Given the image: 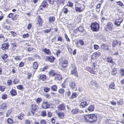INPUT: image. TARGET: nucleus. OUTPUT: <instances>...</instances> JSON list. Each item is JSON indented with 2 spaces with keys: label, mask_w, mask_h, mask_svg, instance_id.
Instances as JSON below:
<instances>
[{
  "label": "nucleus",
  "mask_w": 124,
  "mask_h": 124,
  "mask_svg": "<svg viewBox=\"0 0 124 124\" xmlns=\"http://www.w3.org/2000/svg\"><path fill=\"white\" fill-rule=\"evenodd\" d=\"M94 107L93 105H91L88 108V110L90 111H92L94 110Z\"/></svg>",
  "instance_id": "nucleus-31"
},
{
  "label": "nucleus",
  "mask_w": 124,
  "mask_h": 124,
  "mask_svg": "<svg viewBox=\"0 0 124 124\" xmlns=\"http://www.w3.org/2000/svg\"><path fill=\"white\" fill-rule=\"evenodd\" d=\"M91 28L93 31H99L100 27L98 23L94 22L91 24Z\"/></svg>",
  "instance_id": "nucleus-2"
},
{
  "label": "nucleus",
  "mask_w": 124,
  "mask_h": 124,
  "mask_svg": "<svg viewBox=\"0 0 124 124\" xmlns=\"http://www.w3.org/2000/svg\"><path fill=\"white\" fill-rule=\"evenodd\" d=\"M49 74L50 76L53 77L56 75V73L54 70H51L49 71Z\"/></svg>",
  "instance_id": "nucleus-18"
},
{
  "label": "nucleus",
  "mask_w": 124,
  "mask_h": 124,
  "mask_svg": "<svg viewBox=\"0 0 124 124\" xmlns=\"http://www.w3.org/2000/svg\"><path fill=\"white\" fill-rule=\"evenodd\" d=\"M5 87L3 86H0V90L2 92L4 91L5 90Z\"/></svg>",
  "instance_id": "nucleus-53"
},
{
  "label": "nucleus",
  "mask_w": 124,
  "mask_h": 124,
  "mask_svg": "<svg viewBox=\"0 0 124 124\" xmlns=\"http://www.w3.org/2000/svg\"><path fill=\"white\" fill-rule=\"evenodd\" d=\"M42 108H47L50 107L49 103L46 101H43L42 104Z\"/></svg>",
  "instance_id": "nucleus-9"
},
{
  "label": "nucleus",
  "mask_w": 124,
  "mask_h": 124,
  "mask_svg": "<svg viewBox=\"0 0 124 124\" xmlns=\"http://www.w3.org/2000/svg\"><path fill=\"white\" fill-rule=\"evenodd\" d=\"M8 57V55L6 54H4V55H2V58L3 60H5Z\"/></svg>",
  "instance_id": "nucleus-59"
},
{
  "label": "nucleus",
  "mask_w": 124,
  "mask_h": 124,
  "mask_svg": "<svg viewBox=\"0 0 124 124\" xmlns=\"http://www.w3.org/2000/svg\"><path fill=\"white\" fill-rule=\"evenodd\" d=\"M46 0L43 1L42 3L41 4V5L42 6L46 7H47V2L46 1Z\"/></svg>",
  "instance_id": "nucleus-39"
},
{
  "label": "nucleus",
  "mask_w": 124,
  "mask_h": 124,
  "mask_svg": "<svg viewBox=\"0 0 124 124\" xmlns=\"http://www.w3.org/2000/svg\"><path fill=\"white\" fill-rule=\"evenodd\" d=\"M62 10L63 13L65 14H67L68 11V10L66 5L63 8Z\"/></svg>",
  "instance_id": "nucleus-21"
},
{
  "label": "nucleus",
  "mask_w": 124,
  "mask_h": 124,
  "mask_svg": "<svg viewBox=\"0 0 124 124\" xmlns=\"http://www.w3.org/2000/svg\"><path fill=\"white\" fill-rule=\"evenodd\" d=\"M58 116V117L60 118H63L65 116V114L64 113L62 112H59L56 113Z\"/></svg>",
  "instance_id": "nucleus-15"
},
{
  "label": "nucleus",
  "mask_w": 124,
  "mask_h": 124,
  "mask_svg": "<svg viewBox=\"0 0 124 124\" xmlns=\"http://www.w3.org/2000/svg\"><path fill=\"white\" fill-rule=\"evenodd\" d=\"M7 96L6 94H4L2 95L1 98L3 100H5L7 98Z\"/></svg>",
  "instance_id": "nucleus-51"
},
{
  "label": "nucleus",
  "mask_w": 124,
  "mask_h": 124,
  "mask_svg": "<svg viewBox=\"0 0 124 124\" xmlns=\"http://www.w3.org/2000/svg\"><path fill=\"white\" fill-rule=\"evenodd\" d=\"M46 59L48 61L51 62H52L54 61L55 59V58L52 56H48L46 57Z\"/></svg>",
  "instance_id": "nucleus-14"
},
{
  "label": "nucleus",
  "mask_w": 124,
  "mask_h": 124,
  "mask_svg": "<svg viewBox=\"0 0 124 124\" xmlns=\"http://www.w3.org/2000/svg\"><path fill=\"white\" fill-rule=\"evenodd\" d=\"M89 104V101H84L81 102L80 105L83 107L84 108L85 106H87Z\"/></svg>",
  "instance_id": "nucleus-12"
},
{
  "label": "nucleus",
  "mask_w": 124,
  "mask_h": 124,
  "mask_svg": "<svg viewBox=\"0 0 124 124\" xmlns=\"http://www.w3.org/2000/svg\"><path fill=\"white\" fill-rule=\"evenodd\" d=\"M0 108L3 109H5L6 108H7V106L6 104L4 103H2L0 105Z\"/></svg>",
  "instance_id": "nucleus-36"
},
{
  "label": "nucleus",
  "mask_w": 124,
  "mask_h": 124,
  "mask_svg": "<svg viewBox=\"0 0 124 124\" xmlns=\"http://www.w3.org/2000/svg\"><path fill=\"white\" fill-rule=\"evenodd\" d=\"M42 100L41 98H38L36 100V103L38 104L39 103L42 101Z\"/></svg>",
  "instance_id": "nucleus-44"
},
{
  "label": "nucleus",
  "mask_w": 124,
  "mask_h": 124,
  "mask_svg": "<svg viewBox=\"0 0 124 124\" xmlns=\"http://www.w3.org/2000/svg\"><path fill=\"white\" fill-rule=\"evenodd\" d=\"M90 86L93 89H96L98 87V85L96 82L94 80L91 81L89 84Z\"/></svg>",
  "instance_id": "nucleus-4"
},
{
  "label": "nucleus",
  "mask_w": 124,
  "mask_h": 124,
  "mask_svg": "<svg viewBox=\"0 0 124 124\" xmlns=\"http://www.w3.org/2000/svg\"><path fill=\"white\" fill-rule=\"evenodd\" d=\"M19 81L18 79H16L13 81V83L14 84H16L19 82Z\"/></svg>",
  "instance_id": "nucleus-58"
},
{
  "label": "nucleus",
  "mask_w": 124,
  "mask_h": 124,
  "mask_svg": "<svg viewBox=\"0 0 124 124\" xmlns=\"http://www.w3.org/2000/svg\"><path fill=\"white\" fill-rule=\"evenodd\" d=\"M85 8L84 5H81L80 7H75V9L77 12H81L83 11Z\"/></svg>",
  "instance_id": "nucleus-5"
},
{
  "label": "nucleus",
  "mask_w": 124,
  "mask_h": 124,
  "mask_svg": "<svg viewBox=\"0 0 124 124\" xmlns=\"http://www.w3.org/2000/svg\"><path fill=\"white\" fill-rule=\"evenodd\" d=\"M39 79L43 81H45L46 79V76L45 75H39Z\"/></svg>",
  "instance_id": "nucleus-22"
},
{
  "label": "nucleus",
  "mask_w": 124,
  "mask_h": 124,
  "mask_svg": "<svg viewBox=\"0 0 124 124\" xmlns=\"http://www.w3.org/2000/svg\"><path fill=\"white\" fill-rule=\"evenodd\" d=\"M101 48L105 50H108V48L107 45H105V44H102L101 45Z\"/></svg>",
  "instance_id": "nucleus-32"
},
{
  "label": "nucleus",
  "mask_w": 124,
  "mask_h": 124,
  "mask_svg": "<svg viewBox=\"0 0 124 124\" xmlns=\"http://www.w3.org/2000/svg\"><path fill=\"white\" fill-rule=\"evenodd\" d=\"M31 109L35 111L38 109L39 108L37 105L36 104H33L31 105Z\"/></svg>",
  "instance_id": "nucleus-16"
},
{
  "label": "nucleus",
  "mask_w": 124,
  "mask_h": 124,
  "mask_svg": "<svg viewBox=\"0 0 124 124\" xmlns=\"http://www.w3.org/2000/svg\"><path fill=\"white\" fill-rule=\"evenodd\" d=\"M116 3L118 5L122 7L124 6V5L123 3L121 1H116Z\"/></svg>",
  "instance_id": "nucleus-46"
},
{
  "label": "nucleus",
  "mask_w": 124,
  "mask_h": 124,
  "mask_svg": "<svg viewBox=\"0 0 124 124\" xmlns=\"http://www.w3.org/2000/svg\"><path fill=\"white\" fill-rule=\"evenodd\" d=\"M117 72L116 69V68H114L111 72V74L112 75H116Z\"/></svg>",
  "instance_id": "nucleus-40"
},
{
  "label": "nucleus",
  "mask_w": 124,
  "mask_h": 124,
  "mask_svg": "<svg viewBox=\"0 0 124 124\" xmlns=\"http://www.w3.org/2000/svg\"><path fill=\"white\" fill-rule=\"evenodd\" d=\"M118 42L116 40H114L112 44V46L113 47H115L118 44Z\"/></svg>",
  "instance_id": "nucleus-29"
},
{
  "label": "nucleus",
  "mask_w": 124,
  "mask_h": 124,
  "mask_svg": "<svg viewBox=\"0 0 124 124\" xmlns=\"http://www.w3.org/2000/svg\"><path fill=\"white\" fill-rule=\"evenodd\" d=\"M113 24L110 22H108L107 24L106 28L109 31H112L113 29Z\"/></svg>",
  "instance_id": "nucleus-7"
},
{
  "label": "nucleus",
  "mask_w": 124,
  "mask_h": 124,
  "mask_svg": "<svg viewBox=\"0 0 124 124\" xmlns=\"http://www.w3.org/2000/svg\"><path fill=\"white\" fill-rule=\"evenodd\" d=\"M63 41V39L62 36H58L57 40V44L58 45H60L61 42Z\"/></svg>",
  "instance_id": "nucleus-13"
},
{
  "label": "nucleus",
  "mask_w": 124,
  "mask_h": 124,
  "mask_svg": "<svg viewBox=\"0 0 124 124\" xmlns=\"http://www.w3.org/2000/svg\"><path fill=\"white\" fill-rule=\"evenodd\" d=\"M71 88L74 89L76 86V85L75 83L74 82H70L69 84Z\"/></svg>",
  "instance_id": "nucleus-20"
},
{
  "label": "nucleus",
  "mask_w": 124,
  "mask_h": 124,
  "mask_svg": "<svg viewBox=\"0 0 124 124\" xmlns=\"http://www.w3.org/2000/svg\"><path fill=\"white\" fill-rule=\"evenodd\" d=\"M87 70L89 71L90 73L93 74H95V70L93 71L92 70V69L90 67H88L87 68Z\"/></svg>",
  "instance_id": "nucleus-37"
},
{
  "label": "nucleus",
  "mask_w": 124,
  "mask_h": 124,
  "mask_svg": "<svg viewBox=\"0 0 124 124\" xmlns=\"http://www.w3.org/2000/svg\"><path fill=\"white\" fill-rule=\"evenodd\" d=\"M68 63V61L65 59L61 63V65L63 68H65L67 66Z\"/></svg>",
  "instance_id": "nucleus-10"
},
{
  "label": "nucleus",
  "mask_w": 124,
  "mask_h": 124,
  "mask_svg": "<svg viewBox=\"0 0 124 124\" xmlns=\"http://www.w3.org/2000/svg\"><path fill=\"white\" fill-rule=\"evenodd\" d=\"M79 42L81 45L83 46L84 45V42L83 40H79Z\"/></svg>",
  "instance_id": "nucleus-55"
},
{
  "label": "nucleus",
  "mask_w": 124,
  "mask_h": 124,
  "mask_svg": "<svg viewBox=\"0 0 124 124\" xmlns=\"http://www.w3.org/2000/svg\"><path fill=\"white\" fill-rule=\"evenodd\" d=\"M59 108L60 110H63L65 108V106L64 104L62 103V104L60 105L58 107Z\"/></svg>",
  "instance_id": "nucleus-33"
},
{
  "label": "nucleus",
  "mask_w": 124,
  "mask_h": 124,
  "mask_svg": "<svg viewBox=\"0 0 124 124\" xmlns=\"http://www.w3.org/2000/svg\"><path fill=\"white\" fill-rule=\"evenodd\" d=\"M76 30L80 32H82L84 30V29L82 27L80 26L76 29Z\"/></svg>",
  "instance_id": "nucleus-30"
},
{
  "label": "nucleus",
  "mask_w": 124,
  "mask_h": 124,
  "mask_svg": "<svg viewBox=\"0 0 124 124\" xmlns=\"http://www.w3.org/2000/svg\"><path fill=\"white\" fill-rule=\"evenodd\" d=\"M43 51L44 52L45 54L47 55H49L50 53V51L49 49L45 48L43 49Z\"/></svg>",
  "instance_id": "nucleus-24"
},
{
  "label": "nucleus",
  "mask_w": 124,
  "mask_h": 124,
  "mask_svg": "<svg viewBox=\"0 0 124 124\" xmlns=\"http://www.w3.org/2000/svg\"><path fill=\"white\" fill-rule=\"evenodd\" d=\"M58 92L60 93L63 94L64 92V90L63 89H60L59 90Z\"/></svg>",
  "instance_id": "nucleus-60"
},
{
  "label": "nucleus",
  "mask_w": 124,
  "mask_h": 124,
  "mask_svg": "<svg viewBox=\"0 0 124 124\" xmlns=\"http://www.w3.org/2000/svg\"><path fill=\"white\" fill-rule=\"evenodd\" d=\"M55 76H56L55 77V78L57 80H60L62 78V76L61 75L56 74Z\"/></svg>",
  "instance_id": "nucleus-23"
},
{
  "label": "nucleus",
  "mask_w": 124,
  "mask_h": 124,
  "mask_svg": "<svg viewBox=\"0 0 124 124\" xmlns=\"http://www.w3.org/2000/svg\"><path fill=\"white\" fill-rule=\"evenodd\" d=\"M123 19L119 17L117 19H116L114 21V24L117 26H120L121 23L122 22Z\"/></svg>",
  "instance_id": "nucleus-6"
},
{
  "label": "nucleus",
  "mask_w": 124,
  "mask_h": 124,
  "mask_svg": "<svg viewBox=\"0 0 124 124\" xmlns=\"http://www.w3.org/2000/svg\"><path fill=\"white\" fill-rule=\"evenodd\" d=\"M40 124H46V122L44 120H42L40 121Z\"/></svg>",
  "instance_id": "nucleus-64"
},
{
  "label": "nucleus",
  "mask_w": 124,
  "mask_h": 124,
  "mask_svg": "<svg viewBox=\"0 0 124 124\" xmlns=\"http://www.w3.org/2000/svg\"><path fill=\"white\" fill-rule=\"evenodd\" d=\"M51 89L52 90L55 91H56L57 89V86L55 85H54L51 87Z\"/></svg>",
  "instance_id": "nucleus-42"
},
{
  "label": "nucleus",
  "mask_w": 124,
  "mask_h": 124,
  "mask_svg": "<svg viewBox=\"0 0 124 124\" xmlns=\"http://www.w3.org/2000/svg\"><path fill=\"white\" fill-rule=\"evenodd\" d=\"M72 67V70L71 71V74L74 75L75 76H78L76 70V67L75 64H73L71 65Z\"/></svg>",
  "instance_id": "nucleus-3"
},
{
  "label": "nucleus",
  "mask_w": 124,
  "mask_h": 124,
  "mask_svg": "<svg viewBox=\"0 0 124 124\" xmlns=\"http://www.w3.org/2000/svg\"><path fill=\"white\" fill-rule=\"evenodd\" d=\"M84 119L87 123H95L97 120L96 116L94 114H92L85 115Z\"/></svg>",
  "instance_id": "nucleus-1"
},
{
  "label": "nucleus",
  "mask_w": 124,
  "mask_h": 124,
  "mask_svg": "<svg viewBox=\"0 0 124 124\" xmlns=\"http://www.w3.org/2000/svg\"><path fill=\"white\" fill-rule=\"evenodd\" d=\"M73 3L72 2L69 1L67 3V6H66L67 7H72L73 6Z\"/></svg>",
  "instance_id": "nucleus-41"
},
{
  "label": "nucleus",
  "mask_w": 124,
  "mask_h": 124,
  "mask_svg": "<svg viewBox=\"0 0 124 124\" xmlns=\"http://www.w3.org/2000/svg\"><path fill=\"white\" fill-rule=\"evenodd\" d=\"M71 112L73 114H77L79 113V109L77 108L73 109L71 110Z\"/></svg>",
  "instance_id": "nucleus-19"
},
{
  "label": "nucleus",
  "mask_w": 124,
  "mask_h": 124,
  "mask_svg": "<svg viewBox=\"0 0 124 124\" xmlns=\"http://www.w3.org/2000/svg\"><path fill=\"white\" fill-rule=\"evenodd\" d=\"M38 20L36 23V26L38 27H40L42 25V19L39 16H38Z\"/></svg>",
  "instance_id": "nucleus-8"
},
{
  "label": "nucleus",
  "mask_w": 124,
  "mask_h": 124,
  "mask_svg": "<svg viewBox=\"0 0 124 124\" xmlns=\"http://www.w3.org/2000/svg\"><path fill=\"white\" fill-rule=\"evenodd\" d=\"M41 116H46V114L45 111H43L41 113Z\"/></svg>",
  "instance_id": "nucleus-56"
},
{
  "label": "nucleus",
  "mask_w": 124,
  "mask_h": 124,
  "mask_svg": "<svg viewBox=\"0 0 124 124\" xmlns=\"http://www.w3.org/2000/svg\"><path fill=\"white\" fill-rule=\"evenodd\" d=\"M12 83V81L11 80H8L7 81V83L8 85H10Z\"/></svg>",
  "instance_id": "nucleus-61"
},
{
  "label": "nucleus",
  "mask_w": 124,
  "mask_h": 124,
  "mask_svg": "<svg viewBox=\"0 0 124 124\" xmlns=\"http://www.w3.org/2000/svg\"><path fill=\"white\" fill-rule=\"evenodd\" d=\"M23 115L22 113L18 115L17 116L18 118L19 119L22 120L23 118Z\"/></svg>",
  "instance_id": "nucleus-43"
},
{
  "label": "nucleus",
  "mask_w": 124,
  "mask_h": 124,
  "mask_svg": "<svg viewBox=\"0 0 124 124\" xmlns=\"http://www.w3.org/2000/svg\"><path fill=\"white\" fill-rule=\"evenodd\" d=\"M14 59L16 61H19L21 60V58L20 56H16L15 58Z\"/></svg>",
  "instance_id": "nucleus-50"
},
{
  "label": "nucleus",
  "mask_w": 124,
  "mask_h": 124,
  "mask_svg": "<svg viewBox=\"0 0 124 124\" xmlns=\"http://www.w3.org/2000/svg\"><path fill=\"white\" fill-rule=\"evenodd\" d=\"M49 21L50 23H52L55 20V17L53 16H51L49 18Z\"/></svg>",
  "instance_id": "nucleus-28"
},
{
  "label": "nucleus",
  "mask_w": 124,
  "mask_h": 124,
  "mask_svg": "<svg viewBox=\"0 0 124 124\" xmlns=\"http://www.w3.org/2000/svg\"><path fill=\"white\" fill-rule=\"evenodd\" d=\"M66 93L68 96H70V91L69 89H68L67 90V91L66 92Z\"/></svg>",
  "instance_id": "nucleus-57"
},
{
  "label": "nucleus",
  "mask_w": 124,
  "mask_h": 124,
  "mask_svg": "<svg viewBox=\"0 0 124 124\" xmlns=\"http://www.w3.org/2000/svg\"><path fill=\"white\" fill-rule=\"evenodd\" d=\"M17 88L18 89L22 90L23 88V87L21 85H19L17 86Z\"/></svg>",
  "instance_id": "nucleus-62"
},
{
  "label": "nucleus",
  "mask_w": 124,
  "mask_h": 124,
  "mask_svg": "<svg viewBox=\"0 0 124 124\" xmlns=\"http://www.w3.org/2000/svg\"><path fill=\"white\" fill-rule=\"evenodd\" d=\"M101 55V53L98 52H96L94 53L93 55L92 56L94 57L95 58H97Z\"/></svg>",
  "instance_id": "nucleus-26"
},
{
  "label": "nucleus",
  "mask_w": 124,
  "mask_h": 124,
  "mask_svg": "<svg viewBox=\"0 0 124 124\" xmlns=\"http://www.w3.org/2000/svg\"><path fill=\"white\" fill-rule=\"evenodd\" d=\"M107 61L108 62L113 64V61L112 59L110 57H108L107 59Z\"/></svg>",
  "instance_id": "nucleus-34"
},
{
  "label": "nucleus",
  "mask_w": 124,
  "mask_h": 124,
  "mask_svg": "<svg viewBox=\"0 0 124 124\" xmlns=\"http://www.w3.org/2000/svg\"><path fill=\"white\" fill-rule=\"evenodd\" d=\"M11 110H8L7 112L6 116V117H7L8 116L10 115L11 114Z\"/></svg>",
  "instance_id": "nucleus-52"
},
{
  "label": "nucleus",
  "mask_w": 124,
  "mask_h": 124,
  "mask_svg": "<svg viewBox=\"0 0 124 124\" xmlns=\"http://www.w3.org/2000/svg\"><path fill=\"white\" fill-rule=\"evenodd\" d=\"M44 90L45 92H47L50 90V89L48 87H45L44 88Z\"/></svg>",
  "instance_id": "nucleus-48"
},
{
  "label": "nucleus",
  "mask_w": 124,
  "mask_h": 124,
  "mask_svg": "<svg viewBox=\"0 0 124 124\" xmlns=\"http://www.w3.org/2000/svg\"><path fill=\"white\" fill-rule=\"evenodd\" d=\"M65 0H58L57 3L59 5H63L64 3Z\"/></svg>",
  "instance_id": "nucleus-25"
},
{
  "label": "nucleus",
  "mask_w": 124,
  "mask_h": 124,
  "mask_svg": "<svg viewBox=\"0 0 124 124\" xmlns=\"http://www.w3.org/2000/svg\"><path fill=\"white\" fill-rule=\"evenodd\" d=\"M7 122L9 124H12L13 123V120L11 118H8L7 120Z\"/></svg>",
  "instance_id": "nucleus-49"
},
{
  "label": "nucleus",
  "mask_w": 124,
  "mask_h": 124,
  "mask_svg": "<svg viewBox=\"0 0 124 124\" xmlns=\"http://www.w3.org/2000/svg\"><path fill=\"white\" fill-rule=\"evenodd\" d=\"M120 73L122 76H124V70L123 69H120Z\"/></svg>",
  "instance_id": "nucleus-45"
},
{
  "label": "nucleus",
  "mask_w": 124,
  "mask_h": 124,
  "mask_svg": "<svg viewBox=\"0 0 124 124\" xmlns=\"http://www.w3.org/2000/svg\"><path fill=\"white\" fill-rule=\"evenodd\" d=\"M65 37L67 41L70 42V40L69 38L68 35L66 34V33L65 34Z\"/></svg>",
  "instance_id": "nucleus-54"
},
{
  "label": "nucleus",
  "mask_w": 124,
  "mask_h": 124,
  "mask_svg": "<svg viewBox=\"0 0 124 124\" xmlns=\"http://www.w3.org/2000/svg\"><path fill=\"white\" fill-rule=\"evenodd\" d=\"M38 65L36 62H35L33 63V67L34 69H37Z\"/></svg>",
  "instance_id": "nucleus-38"
},
{
  "label": "nucleus",
  "mask_w": 124,
  "mask_h": 124,
  "mask_svg": "<svg viewBox=\"0 0 124 124\" xmlns=\"http://www.w3.org/2000/svg\"><path fill=\"white\" fill-rule=\"evenodd\" d=\"M18 16V15L17 14L16 15L14 16H13L12 17V19L13 20H16Z\"/></svg>",
  "instance_id": "nucleus-47"
},
{
  "label": "nucleus",
  "mask_w": 124,
  "mask_h": 124,
  "mask_svg": "<svg viewBox=\"0 0 124 124\" xmlns=\"http://www.w3.org/2000/svg\"><path fill=\"white\" fill-rule=\"evenodd\" d=\"M77 93L76 92L73 93L71 97H70V99H72L77 97Z\"/></svg>",
  "instance_id": "nucleus-35"
},
{
  "label": "nucleus",
  "mask_w": 124,
  "mask_h": 124,
  "mask_svg": "<svg viewBox=\"0 0 124 124\" xmlns=\"http://www.w3.org/2000/svg\"><path fill=\"white\" fill-rule=\"evenodd\" d=\"M10 93L11 95L12 96H14L16 95L17 94V93L16 91L14 89H12L10 91Z\"/></svg>",
  "instance_id": "nucleus-27"
},
{
  "label": "nucleus",
  "mask_w": 124,
  "mask_h": 124,
  "mask_svg": "<svg viewBox=\"0 0 124 124\" xmlns=\"http://www.w3.org/2000/svg\"><path fill=\"white\" fill-rule=\"evenodd\" d=\"M17 45L16 43H12L11 44V46L12 50L13 51H14L16 49Z\"/></svg>",
  "instance_id": "nucleus-17"
},
{
  "label": "nucleus",
  "mask_w": 124,
  "mask_h": 124,
  "mask_svg": "<svg viewBox=\"0 0 124 124\" xmlns=\"http://www.w3.org/2000/svg\"><path fill=\"white\" fill-rule=\"evenodd\" d=\"M9 44L8 43H4L3 44L2 46L1 49L3 50L6 51L7 49H8V48Z\"/></svg>",
  "instance_id": "nucleus-11"
},
{
  "label": "nucleus",
  "mask_w": 124,
  "mask_h": 124,
  "mask_svg": "<svg viewBox=\"0 0 124 124\" xmlns=\"http://www.w3.org/2000/svg\"><path fill=\"white\" fill-rule=\"evenodd\" d=\"M115 85L114 83L111 84L109 86V88L111 89H114V87Z\"/></svg>",
  "instance_id": "nucleus-63"
}]
</instances>
